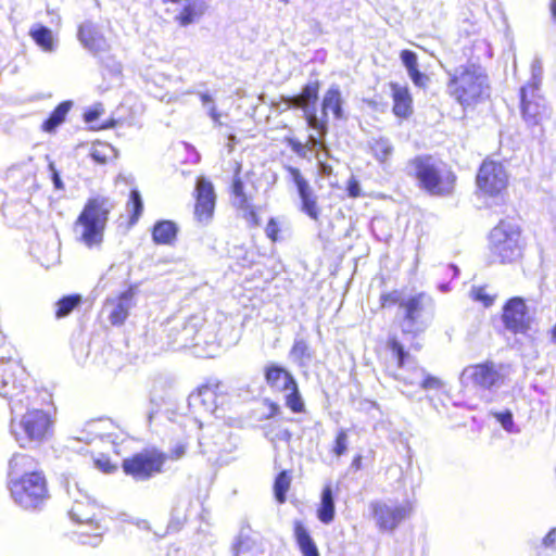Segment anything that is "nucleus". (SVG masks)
I'll return each instance as SVG.
<instances>
[{"label": "nucleus", "mask_w": 556, "mask_h": 556, "mask_svg": "<svg viewBox=\"0 0 556 556\" xmlns=\"http://www.w3.org/2000/svg\"><path fill=\"white\" fill-rule=\"evenodd\" d=\"M374 518L382 530L393 531L412 511L409 503L396 504L377 502L371 504Z\"/></svg>", "instance_id": "nucleus-15"}, {"label": "nucleus", "mask_w": 556, "mask_h": 556, "mask_svg": "<svg viewBox=\"0 0 556 556\" xmlns=\"http://www.w3.org/2000/svg\"><path fill=\"white\" fill-rule=\"evenodd\" d=\"M265 232L271 241L278 240L279 226L274 218H270L269 222L267 223Z\"/></svg>", "instance_id": "nucleus-53"}, {"label": "nucleus", "mask_w": 556, "mask_h": 556, "mask_svg": "<svg viewBox=\"0 0 556 556\" xmlns=\"http://www.w3.org/2000/svg\"><path fill=\"white\" fill-rule=\"evenodd\" d=\"M408 174L419 182V187L431 195L445 197L453 192L455 175L444 169L431 156H417L409 161Z\"/></svg>", "instance_id": "nucleus-6"}, {"label": "nucleus", "mask_w": 556, "mask_h": 556, "mask_svg": "<svg viewBox=\"0 0 556 556\" xmlns=\"http://www.w3.org/2000/svg\"><path fill=\"white\" fill-rule=\"evenodd\" d=\"M400 59L414 85L419 88H425L429 83V78L418 70L417 54L412 50H403L400 54Z\"/></svg>", "instance_id": "nucleus-27"}, {"label": "nucleus", "mask_w": 556, "mask_h": 556, "mask_svg": "<svg viewBox=\"0 0 556 556\" xmlns=\"http://www.w3.org/2000/svg\"><path fill=\"white\" fill-rule=\"evenodd\" d=\"M551 13H552L553 20L556 23V0H552V2H551Z\"/></svg>", "instance_id": "nucleus-64"}, {"label": "nucleus", "mask_w": 556, "mask_h": 556, "mask_svg": "<svg viewBox=\"0 0 556 556\" xmlns=\"http://www.w3.org/2000/svg\"><path fill=\"white\" fill-rule=\"evenodd\" d=\"M216 205V193L213 184L204 177L197 179L194 218L202 225L213 219Z\"/></svg>", "instance_id": "nucleus-17"}, {"label": "nucleus", "mask_w": 556, "mask_h": 556, "mask_svg": "<svg viewBox=\"0 0 556 556\" xmlns=\"http://www.w3.org/2000/svg\"><path fill=\"white\" fill-rule=\"evenodd\" d=\"M321 111L324 119L327 122L328 111H331L334 118L341 119L343 117L342 97L338 86H331L324 96L321 103Z\"/></svg>", "instance_id": "nucleus-28"}, {"label": "nucleus", "mask_w": 556, "mask_h": 556, "mask_svg": "<svg viewBox=\"0 0 556 556\" xmlns=\"http://www.w3.org/2000/svg\"><path fill=\"white\" fill-rule=\"evenodd\" d=\"M72 101L61 102L50 114V116L42 123V129L47 132H52L59 127L64 121L72 108Z\"/></svg>", "instance_id": "nucleus-36"}, {"label": "nucleus", "mask_w": 556, "mask_h": 556, "mask_svg": "<svg viewBox=\"0 0 556 556\" xmlns=\"http://www.w3.org/2000/svg\"><path fill=\"white\" fill-rule=\"evenodd\" d=\"M37 391L12 401L10 433L23 448H33L48 440L53 420L51 415L37 406Z\"/></svg>", "instance_id": "nucleus-2"}, {"label": "nucleus", "mask_w": 556, "mask_h": 556, "mask_svg": "<svg viewBox=\"0 0 556 556\" xmlns=\"http://www.w3.org/2000/svg\"><path fill=\"white\" fill-rule=\"evenodd\" d=\"M406 299H402V294L400 291H392V292H389V293H383L381 294L380 296V301H381V305L382 306H388V305H393V304H401L402 301H405Z\"/></svg>", "instance_id": "nucleus-48"}, {"label": "nucleus", "mask_w": 556, "mask_h": 556, "mask_svg": "<svg viewBox=\"0 0 556 556\" xmlns=\"http://www.w3.org/2000/svg\"><path fill=\"white\" fill-rule=\"evenodd\" d=\"M78 39L91 53L99 54L109 50L110 45L97 25L85 22L79 26Z\"/></svg>", "instance_id": "nucleus-23"}, {"label": "nucleus", "mask_w": 556, "mask_h": 556, "mask_svg": "<svg viewBox=\"0 0 556 556\" xmlns=\"http://www.w3.org/2000/svg\"><path fill=\"white\" fill-rule=\"evenodd\" d=\"M286 169L296 186L301 200V212L317 222L319 219L320 210L317 204V195L309 182L303 177L299 168L288 165L286 166Z\"/></svg>", "instance_id": "nucleus-18"}, {"label": "nucleus", "mask_w": 556, "mask_h": 556, "mask_svg": "<svg viewBox=\"0 0 556 556\" xmlns=\"http://www.w3.org/2000/svg\"><path fill=\"white\" fill-rule=\"evenodd\" d=\"M24 368L17 362L0 358V395L10 399V404L24 393Z\"/></svg>", "instance_id": "nucleus-14"}, {"label": "nucleus", "mask_w": 556, "mask_h": 556, "mask_svg": "<svg viewBox=\"0 0 556 556\" xmlns=\"http://www.w3.org/2000/svg\"><path fill=\"white\" fill-rule=\"evenodd\" d=\"M531 79L526 85H534L538 83V89H541L542 85V66L539 61H534L531 65Z\"/></svg>", "instance_id": "nucleus-50"}, {"label": "nucleus", "mask_w": 556, "mask_h": 556, "mask_svg": "<svg viewBox=\"0 0 556 556\" xmlns=\"http://www.w3.org/2000/svg\"><path fill=\"white\" fill-rule=\"evenodd\" d=\"M507 185V174L504 166L495 161L485 160L477 175V186L485 194L495 195Z\"/></svg>", "instance_id": "nucleus-16"}, {"label": "nucleus", "mask_w": 556, "mask_h": 556, "mask_svg": "<svg viewBox=\"0 0 556 556\" xmlns=\"http://www.w3.org/2000/svg\"><path fill=\"white\" fill-rule=\"evenodd\" d=\"M186 454V445L182 443L177 444L170 452L172 459H179Z\"/></svg>", "instance_id": "nucleus-60"}, {"label": "nucleus", "mask_w": 556, "mask_h": 556, "mask_svg": "<svg viewBox=\"0 0 556 556\" xmlns=\"http://www.w3.org/2000/svg\"><path fill=\"white\" fill-rule=\"evenodd\" d=\"M348 450V433L345 430H340L336 438L333 453L337 456L343 455Z\"/></svg>", "instance_id": "nucleus-46"}, {"label": "nucleus", "mask_w": 556, "mask_h": 556, "mask_svg": "<svg viewBox=\"0 0 556 556\" xmlns=\"http://www.w3.org/2000/svg\"><path fill=\"white\" fill-rule=\"evenodd\" d=\"M49 170L51 173V179H52L54 188L58 189V190L64 189V184H63V181L61 179L60 173L56 169L54 163L51 162L49 164Z\"/></svg>", "instance_id": "nucleus-54"}, {"label": "nucleus", "mask_w": 556, "mask_h": 556, "mask_svg": "<svg viewBox=\"0 0 556 556\" xmlns=\"http://www.w3.org/2000/svg\"><path fill=\"white\" fill-rule=\"evenodd\" d=\"M400 308L403 311L400 326L404 334L417 336L424 332L433 317L432 301L425 293L402 301Z\"/></svg>", "instance_id": "nucleus-10"}, {"label": "nucleus", "mask_w": 556, "mask_h": 556, "mask_svg": "<svg viewBox=\"0 0 556 556\" xmlns=\"http://www.w3.org/2000/svg\"><path fill=\"white\" fill-rule=\"evenodd\" d=\"M318 92H319V83L312 81L306 84L300 96L302 98V101L305 104V119L307 123V126L314 130L317 131L321 137L326 136L328 131V125L327 122L324 119H319L317 116V100H318Z\"/></svg>", "instance_id": "nucleus-19"}, {"label": "nucleus", "mask_w": 556, "mask_h": 556, "mask_svg": "<svg viewBox=\"0 0 556 556\" xmlns=\"http://www.w3.org/2000/svg\"><path fill=\"white\" fill-rule=\"evenodd\" d=\"M191 500L187 495H178L174 498L173 506L170 509V519L168 522V529L172 531H179L184 523L187 521V515Z\"/></svg>", "instance_id": "nucleus-26"}, {"label": "nucleus", "mask_w": 556, "mask_h": 556, "mask_svg": "<svg viewBox=\"0 0 556 556\" xmlns=\"http://www.w3.org/2000/svg\"><path fill=\"white\" fill-rule=\"evenodd\" d=\"M290 480L285 471L280 472L274 484L275 496L279 503H283L286 501V493L289 489Z\"/></svg>", "instance_id": "nucleus-42"}, {"label": "nucleus", "mask_w": 556, "mask_h": 556, "mask_svg": "<svg viewBox=\"0 0 556 556\" xmlns=\"http://www.w3.org/2000/svg\"><path fill=\"white\" fill-rule=\"evenodd\" d=\"M205 317L203 313H197L187 319H173L164 326L166 344L168 349L180 350L200 345L204 339Z\"/></svg>", "instance_id": "nucleus-9"}, {"label": "nucleus", "mask_w": 556, "mask_h": 556, "mask_svg": "<svg viewBox=\"0 0 556 556\" xmlns=\"http://www.w3.org/2000/svg\"><path fill=\"white\" fill-rule=\"evenodd\" d=\"M66 492L73 502L68 510L71 519L89 529L79 533L81 543L98 546L102 533L106 530V526L103 525L101 509L77 481H67Z\"/></svg>", "instance_id": "nucleus-3"}, {"label": "nucleus", "mask_w": 556, "mask_h": 556, "mask_svg": "<svg viewBox=\"0 0 556 556\" xmlns=\"http://www.w3.org/2000/svg\"><path fill=\"white\" fill-rule=\"evenodd\" d=\"M219 389V382L206 383L195 392H192L188 397V404L194 413H207L212 414L215 412L217 404V391Z\"/></svg>", "instance_id": "nucleus-22"}, {"label": "nucleus", "mask_w": 556, "mask_h": 556, "mask_svg": "<svg viewBox=\"0 0 556 556\" xmlns=\"http://www.w3.org/2000/svg\"><path fill=\"white\" fill-rule=\"evenodd\" d=\"M29 35L33 40L45 52H53L56 47V41L50 28L43 25H35L30 28Z\"/></svg>", "instance_id": "nucleus-35"}, {"label": "nucleus", "mask_w": 556, "mask_h": 556, "mask_svg": "<svg viewBox=\"0 0 556 556\" xmlns=\"http://www.w3.org/2000/svg\"><path fill=\"white\" fill-rule=\"evenodd\" d=\"M526 242L520 227L511 222L501 220L489 235L491 256L502 264L513 263L522 255Z\"/></svg>", "instance_id": "nucleus-8"}, {"label": "nucleus", "mask_w": 556, "mask_h": 556, "mask_svg": "<svg viewBox=\"0 0 556 556\" xmlns=\"http://www.w3.org/2000/svg\"><path fill=\"white\" fill-rule=\"evenodd\" d=\"M287 143L296 155L303 159L307 157L308 152L306 150L305 143H302L295 138H287Z\"/></svg>", "instance_id": "nucleus-49"}, {"label": "nucleus", "mask_w": 556, "mask_h": 556, "mask_svg": "<svg viewBox=\"0 0 556 556\" xmlns=\"http://www.w3.org/2000/svg\"><path fill=\"white\" fill-rule=\"evenodd\" d=\"M200 98H201L202 104L204 106L208 108V114H210L211 118L214 121V123L220 125V122H219L220 115L217 112L216 106L213 103L212 97L208 93H200Z\"/></svg>", "instance_id": "nucleus-45"}, {"label": "nucleus", "mask_w": 556, "mask_h": 556, "mask_svg": "<svg viewBox=\"0 0 556 556\" xmlns=\"http://www.w3.org/2000/svg\"><path fill=\"white\" fill-rule=\"evenodd\" d=\"M113 206V203L106 197L90 198L74 223L75 240L88 249L100 248Z\"/></svg>", "instance_id": "nucleus-4"}, {"label": "nucleus", "mask_w": 556, "mask_h": 556, "mask_svg": "<svg viewBox=\"0 0 556 556\" xmlns=\"http://www.w3.org/2000/svg\"><path fill=\"white\" fill-rule=\"evenodd\" d=\"M178 232L177 225L172 220H160L155 223L152 229V239L156 244H172Z\"/></svg>", "instance_id": "nucleus-30"}, {"label": "nucleus", "mask_w": 556, "mask_h": 556, "mask_svg": "<svg viewBox=\"0 0 556 556\" xmlns=\"http://www.w3.org/2000/svg\"><path fill=\"white\" fill-rule=\"evenodd\" d=\"M346 190H348L349 197H351V198H357L361 195L359 182L354 177H351L349 179Z\"/></svg>", "instance_id": "nucleus-55"}, {"label": "nucleus", "mask_w": 556, "mask_h": 556, "mask_svg": "<svg viewBox=\"0 0 556 556\" xmlns=\"http://www.w3.org/2000/svg\"><path fill=\"white\" fill-rule=\"evenodd\" d=\"M368 148L370 153L380 164H386L390 161L394 147L389 138L377 137L368 140Z\"/></svg>", "instance_id": "nucleus-31"}, {"label": "nucleus", "mask_w": 556, "mask_h": 556, "mask_svg": "<svg viewBox=\"0 0 556 556\" xmlns=\"http://www.w3.org/2000/svg\"><path fill=\"white\" fill-rule=\"evenodd\" d=\"M294 536L303 556H319L314 540L300 521L294 523Z\"/></svg>", "instance_id": "nucleus-33"}, {"label": "nucleus", "mask_w": 556, "mask_h": 556, "mask_svg": "<svg viewBox=\"0 0 556 556\" xmlns=\"http://www.w3.org/2000/svg\"><path fill=\"white\" fill-rule=\"evenodd\" d=\"M288 105L290 108H294V109H301L303 111V113L305 114V104L304 102L302 101V98L300 94L298 96H293V97H290L287 101Z\"/></svg>", "instance_id": "nucleus-58"}, {"label": "nucleus", "mask_w": 556, "mask_h": 556, "mask_svg": "<svg viewBox=\"0 0 556 556\" xmlns=\"http://www.w3.org/2000/svg\"><path fill=\"white\" fill-rule=\"evenodd\" d=\"M361 464H362V456L361 455H357L353 462H352V466L356 469H359L361 468Z\"/></svg>", "instance_id": "nucleus-63"}, {"label": "nucleus", "mask_w": 556, "mask_h": 556, "mask_svg": "<svg viewBox=\"0 0 556 556\" xmlns=\"http://www.w3.org/2000/svg\"><path fill=\"white\" fill-rule=\"evenodd\" d=\"M289 393L286 395V406L293 413H303L305 410L304 401L300 394L296 381L290 386Z\"/></svg>", "instance_id": "nucleus-39"}, {"label": "nucleus", "mask_w": 556, "mask_h": 556, "mask_svg": "<svg viewBox=\"0 0 556 556\" xmlns=\"http://www.w3.org/2000/svg\"><path fill=\"white\" fill-rule=\"evenodd\" d=\"M8 488L13 501L24 509H36L49 497L46 476L28 454L15 453L9 459Z\"/></svg>", "instance_id": "nucleus-1"}, {"label": "nucleus", "mask_w": 556, "mask_h": 556, "mask_svg": "<svg viewBox=\"0 0 556 556\" xmlns=\"http://www.w3.org/2000/svg\"><path fill=\"white\" fill-rule=\"evenodd\" d=\"M165 455L156 451H147L125 459L124 471L137 481H144L162 471Z\"/></svg>", "instance_id": "nucleus-13"}, {"label": "nucleus", "mask_w": 556, "mask_h": 556, "mask_svg": "<svg viewBox=\"0 0 556 556\" xmlns=\"http://www.w3.org/2000/svg\"><path fill=\"white\" fill-rule=\"evenodd\" d=\"M291 355L298 359L309 358L307 343L302 339L295 340L291 349Z\"/></svg>", "instance_id": "nucleus-44"}, {"label": "nucleus", "mask_w": 556, "mask_h": 556, "mask_svg": "<svg viewBox=\"0 0 556 556\" xmlns=\"http://www.w3.org/2000/svg\"><path fill=\"white\" fill-rule=\"evenodd\" d=\"M138 289L130 286L115 298L106 300L105 306L110 309L109 319L113 325H122L128 317L130 308L135 305Z\"/></svg>", "instance_id": "nucleus-21"}, {"label": "nucleus", "mask_w": 556, "mask_h": 556, "mask_svg": "<svg viewBox=\"0 0 556 556\" xmlns=\"http://www.w3.org/2000/svg\"><path fill=\"white\" fill-rule=\"evenodd\" d=\"M493 416L501 424L504 430L509 433H519L520 429L515 426L513 414L510 410L493 413Z\"/></svg>", "instance_id": "nucleus-43"}, {"label": "nucleus", "mask_w": 556, "mask_h": 556, "mask_svg": "<svg viewBox=\"0 0 556 556\" xmlns=\"http://www.w3.org/2000/svg\"><path fill=\"white\" fill-rule=\"evenodd\" d=\"M393 112L399 117H406L412 112V98L407 88L392 85Z\"/></svg>", "instance_id": "nucleus-32"}, {"label": "nucleus", "mask_w": 556, "mask_h": 556, "mask_svg": "<svg viewBox=\"0 0 556 556\" xmlns=\"http://www.w3.org/2000/svg\"><path fill=\"white\" fill-rule=\"evenodd\" d=\"M96 464L104 472H110L111 469L113 468V466L108 460H105V462L97 460Z\"/></svg>", "instance_id": "nucleus-61"}, {"label": "nucleus", "mask_w": 556, "mask_h": 556, "mask_svg": "<svg viewBox=\"0 0 556 556\" xmlns=\"http://www.w3.org/2000/svg\"><path fill=\"white\" fill-rule=\"evenodd\" d=\"M163 2L182 5L181 11L175 16V21L182 27L194 23L206 10V4L203 0H163Z\"/></svg>", "instance_id": "nucleus-25"}, {"label": "nucleus", "mask_w": 556, "mask_h": 556, "mask_svg": "<svg viewBox=\"0 0 556 556\" xmlns=\"http://www.w3.org/2000/svg\"><path fill=\"white\" fill-rule=\"evenodd\" d=\"M315 157L320 175L330 176L332 174V167L325 160L320 159V153H316Z\"/></svg>", "instance_id": "nucleus-56"}, {"label": "nucleus", "mask_w": 556, "mask_h": 556, "mask_svg": "<svg viewBox=\"0 0 556 556\" xmlns=\"http://www.w3.org/2000/svg\"><path fill=\"white\" fill-rule=\"evenodd\" d=\"M80 303H81V296L79 294H70V295L63 296L55 303L56 318H64V317L68 316Z\"/></svg>", "instance_id": "nucleus-37"}, {"label": "nucleus", "mask_w": 556, "mask_h": 556, "mask_svg": "<svg viewBox=\"0 0 556 556\" xmlns=\"http://www.w3.org/2000/svg\"><path fill=\"white\" fill-rule=\"evenodd\" d=\"M471 295L475 301L481 302L485 307L491 306L494 302V298L489 295L484 288H473Z\"/></svg>", "instance_id": "nucleus-47"}, {"label": "nucleus", "mask_w": 556, "mask_h": 556, "mask_svg": "<svg viewBox=\"0 0 556 556\" xmlns=\"http://www.w3.org/2000/svg\"><path fill=\"white\" fill-rule=\"evenodd\" d=\"M101 113H102V109L94 108V109H91V110H88L87 112H85L84 118L87 123H92L99 118Z\"/></svg>", "instance_id": "nucleus-59"}, {"label": "nucleus", "mask_w": 556, "mask_h": 556, "mask_svg": "<svg viewBox=\"0 0 556 556\" xmlns=\"http://www.w3.org/2000/svg\"><path fill=\"white\" fill-rule=\"evenodd\" d=\"M91 159L98 164H106L116 157L115 149L109 143H96L90 151Z\"/></svg>", "instance_id": "nucleus-38"}, {"label": "nucleus", "mask_w": 556, "mask_h": 556, "mask_svg": "<svg viewBox=\"0 0 556 556\" xmlns=\"http://www.w3.org/2000/svg\"><path fill=\"white\" fill-rule=\"evenodd\" d=\"M318 136H319V138L314 135L308 136L307 141L305 143L307 152L308 151L312 152V151L316 150L317 148L326 149V144L321 141V139L325 136L321 137L319 134H318Z\"/></svg>", "instance_id": "nucleus-52"}, {"label": "nucleus", "mask_w": 556, "mask_h": 556, "mask_svg": "<svg viewBox=\"0 0 556 556\" xmlns=\"http://www.w3.org/2000/svg\"><path fill=\"white\" fill-rule=\"evenodd\" d=\"M264 379L270 389L278 392L288 391L290 386L295 382L290 371L275 363H269L264 367Z\"/></svg>", "instance_id": "nucleus-24"}, {"label": "nucleus", "mask_w": 556, "mask_h": 556, "mask_svg": "<svg viewBox=\"0 0 556 556\" xmlns=\"http://www.w3.org/2000/svg\"><path fill=\"white\" fill-rule=\"evenodd\" d=\"M387 345L395 363V367L390 364L387 370L395 380L405 386H418L424 390H439L443 387L439 378L428 375L417 365L416 359L405 351L396 338H390Z\"/></svg>", "instance_id": "nucleus-5"}, {"label": "nucleus", "mask_w": 556, "mask_h": 556, "mask_svg": "<svg viewBox=\"0 0 556 556\" xmlns=\"http://www.w3.org/2000/svg\"><path fill=\"white\" fill-rule=\"evenodd\" d=\"M447 74V91L463 106L476 102L488 88L486 75L475 64L460 65Z\"/></svg>", "instance_id": "nucleus-7"}, {"label": "nucleus", "mask_w": 556, "mask_h": 556, "mask_svg": "<svg viewBox=\"0 0 556 556\" xmlns=\"http://www.w3.org/2000/svg\"><path fill=\"white\" fill-rule=\"evenodd\" d=\"M503 381L502 365L493 362L467 366L460 374L462 384H472L484 390L500 388Z\"/></svg>", "instance_id": "nucleus-12"}, {"label": "nucleus", "mask_w": 556, "mask_h": 556, "mask_svg": "<svg viewBox=\"0 0 556 556\" xmlns=\"http://www.w3.org/2000/svg\"><path fill=\"white\" fill-rule=\"evenodd\" d=\"M334 498L331 485H326L321 492L320 505L317 511L318 519L323 523H330L334 519Z\"/></svg>", "instance_id": "nucleus-34"}, {"label": "nucleus", "mask_w": 556, "mask_h": 556, "mask_svg": "<svg viewBox=\"0 0 556 556\" xmlns=\"http://www.w3.org/2000/svg\"><path fill=\"white\" fill-rule=\"evenodd\" d=\"M231 189H232V197H233V199H232L233 205L236 207H238L239 210L243 211L247 218H249L253 222H256L257 215H256L252 204L250 203L248 195L244 192V185H243L241 178H239V177L233 178Z\"/></svg>", "instance_id": "nucleus-29"}, {"label": "nucleus", "mask_w": 556, "mask_h": 556, "mask_svg": "<svg viewBox=\"0 0 556 556\" xmlns=\"http://www.w3.org/2000/svg\"><path fill=\"white\" fill-rule=\"evenodd\" d=\"M519 96L521 117L528 127L539 126L551 118L552 110L541 93V89H538V83L523 85Z\"/></svg>", "instance_id": "nucleus-11"}, {"label": "nucleus", "mask_w": 556, "mask_h": 556, "mask_svg": "<svg viewBox=\"0 0 556 556\" xmlns=\"http://www.w3.org/2000/svg\"><path fill=\"white\" fill-rule=\"evenodd\" d=\"M527 306L521 298H513L503 308L502 319L507 330L513 333H523L528 329L526 319Z\"/></svg>", "instance_id": "nucleus-20"}, {"label": "nucleus", "mask_w": 556, "mask_h": 556, "mask_svg": "<svg viewBox=\"0 0 556 556\" xmlns=\"http://www.w3.org/2000/svg\"><path fill=\"white\" fill-rule=\"evenodd\" d=\"M269 407H270L269 417H274V416H277L279 414L280 407H279L278 404L270 403Z\"/></svg>", "instance_id": "nucleus-62"}, {"label": "nucleus", "mask_w": 556, "mask_h": 556, "mask_svg": "<svg viewBox=\"0 0 556 556\" xmlns=\"http://www.w3.org/2000/svg\"><path fill=\"white\" fill-rule=\"evenodd\" d=\"M248 549V540L239 536L237 542L233 544L232 552L233 556H241Z\"/></svg>", "instance_id": "nucleus-57"}, {"label": "nucleus", "mask_w": 556, "mask_h": 556, "mask_svg": "<svg viewBox=\"0 0 556 556\" xmlns=\"http://www.w3.org/2000/svg\"><path fill=\"white\" fill-rule=\"evenodd\" d=\"M128 212L130 213L129 223L131 225L136 224L143 211V203L138 190H131L129 195V201L127 203Z\"/></svg>", "instance_id": "nucleus-40"}, {"label": "nucleus", "mask_w": 556, "mask_h": 556, "mask_svg": "<svg viewBox=\"0 0 556 556\" xmlns=\"http://www.w3.org/2000/svg\"><path fill=\"white\" fill-rule=\"evenodd\" d=\"M556 551V528L543 538L540 545L535 547V556H549L551 553Z\"/></svg>", "instance_id": "nucleus-41"}, {"label": "nucleus", "mask_w": 556, "mask_h": 556, "mask_svg": "<svg viewBox=\"0 0 556 556\" xmlns=\"http://www.w3.org/2000/svg\"><path fill=\"white\" fill-rule=\"evenodd\" d=\"M102 356H105L104 359H98L97 357L93 359V363L97 364V365H104V366H108L110 367L111 369H114L115 368V365L111 363V359L114 358L116 355V353L109 346V348H104L102 350Z\"/></svg>", "instance_id": "nucleus-51"}]
</instances>
